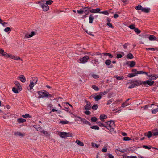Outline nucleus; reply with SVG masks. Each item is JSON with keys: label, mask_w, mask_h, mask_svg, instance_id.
I'll return each instance as SVG.
<instances>
[{"label": "nucleus", "mask_w": 158, "mask_h": 158, "mask_svg": "<svg viewBox=\"0 0 158 158\" xmlns=\"http://www.w3.org/2000/svg\"><path fill=\"white\" fill-rule=\"evenodd\" d=\"M60 123H61L63 124H68L69 123V121H68L67 120H65V121L62 120V121H61L60 122Z\"/></svg>", "instance_id": "nucleus-47"}, {"label": "nucleus", "mask_w": 158, "mask_h": 158, "mask_svg": "<svg viewBox=\"0 0 158 158\" xmlns=\"http://www.w3.org/2000/svg\"><path fill=\"white\" fill-rule=\"evenodd\" d=\"M77 12L79 14H82L84 12V11H83L82 9H80L78 10H77Z\"/></svg>", "instance_id": "nucleus-61"}, {"label": "nucleus", "mask_w": 158, "mask_h": 158, "mask_svg": "<svg viewBox=\"0 0 158 158\" xmlns=\"http://www.w3.org/2000/svg\"><path fill=\"white\" fill-rule=\"evenodd\" d=\"M105 123L106 126H108V128H114L115 127V125L113 121L111 120L109 121L105 122Z\"/></svg>", "instance_id": "nucleus-2"}, {"label": "nucleus", "mask_w": 158, "mask_h": 158, "mask_svg": "<svg viewBox=\"0 0 158 158\" xmlns=\"http://www.w3.org/2000/svg\"><path fill=\"white\" fill-rule=\"evenodd\" d=\"M133 83L131 85L128 87V88L129 89H131L134 88L135 86V83Z\"/></svg>", "instance_id": "nucleus-52"}, {"label": "nucleus", "mask_w": 158, "mask_h": 158, "mask_svg": "<svg viewBox=\"0 0 158 158\" xmlns=\"http://www.w3.org/2000/svg\"><path fill=\"white\" fill-rule=\"evenodd\" d=\"M14 134L16 136H18L22 137H23L25 135L24 134H22L20 132H17L15 133Z\"/></svg>", "instance_id": "nucleus-22"}, {"label": "nucleus", "mask_w": 158, "mask_h": 158, "mask_svg": "<svg viewBox=\"0 0 158 158\" xmlns=\"http://www.w3.org/2000/svg\"><path fill=\"white\" fill-rule=\"evenodd\" d=\"M136 75V74L135 73H130L127 76L131 78L135 76Z\"/></svg>", "instance_id": "nucleus-36"}, {"label": "nucleus", "mask_w": 158, "mask_h": 158, "mask_svg": "<svg viewBox=\"0 0 158 158\" xmlns=\"http://www.w3.org/2000/svg\"><path fill=\"white\" fill-rule=\"evenodd\" d=\"M97 123L98 125L100 127H104L108 129H109L108 128V126H106V124L105 123L104 124L101 123L100 122H98Z\"/></svg>", "instance_id": "nucleus-11"}, {"label": "nucleus", "mask_w": 158, "mask_h": 158, "mask_svg": "<svg viewBox=\"0 0 158 158\" xmlns=\"http://www.w3.org/2000/svg\"><path fill=\"white\" fill-rule=\"evenodd\" d=\"M81 122L85 124H88L89 126L91 125L90 123L86 120L85 118H82L81 119Z\"/></svg>", "instance_id": "nucleus-13"}, {"label": "nucleus", "mask_w": 158, "mask_h": 158, "mask_svg": "<svg viewBox=\"0 0 158 158\" xmlns=\"http://www.w3.org/2000/svg\"><path fill=\"white\" fill-rule=\"evenodd\" d=\"M91 120L92 122H96V121H97V119L96 117H92L91 118Z\"/></svg>", "instance_id": "nucleus-45"}, {"label": "nucleus", "mask_w": 158, "mask_h": 158, "mask_svg": "<svg viewBox=\"0 0 158 158\" xmlns=\"http://www.w3.org/2000/svg\"><path fill=\"white\" fill-rule=\"evenodd\" d=\"M90 128L92 129H94L95 130H98L99 129V127L97 126H91L90 127Z\"/></svg>", "instance_id": "nucleus-38"}, {"label": "nucleus", "mask_w": 158, "mask_h": 158, "mask_svg": "<svg viewBox=\"0 0 158 158\" xmlns=\"http://www.w3.org/2000/svg\"><path fill=\"white\" fill-rule=\"evenodd\" d=\"M89 58L88 56H85L83 57L82 58L79 59L81 63H86L88 60L89 59Z\"/></svg>", "instance_id": "nucleus-5"}, {"label": "nucleus", "mask_w": 158, "mask_h": 158, "mask_svg": "<svg viewBox=\"0 0 158 158\" xmlns=\"http://www.w3.org/2000/svg\"><path fill=\"white\" fill-rule=\"evenodd\" d=\"M100 118L101 121H103L105 118H107V116L104 114H101L100 115Z\"/></svg>", "instance_id": "nucleus-23"}, {"label": "nucleus", "mask_w": 158, "mask_h": 158, "mask_svg": "<svg viewBox=\"0 0 158 158\" xmlns=\"http://www.w3.org/2000/svg\"><path fill=\"white\" fill-rule=\"evenodd\" d=\"M123 158H137L135 156H128L125 155H123Z\"/></svg>", "instance_id": "nucleus-35"}, {"label": "nucleus", "mask_w": 158, "mask_h": 158, "mask_svg": "<svg viewBox=\"0 0 158 158\" xmlns=\"http://www.w3.org/2000/svg\"><path fill=\"white\" fill-rule=\"evenodd\" d=\"M102 98V96L100 95H97L94 97V99L96 101H98Z\"/></svg>", "instance_id": "nucleus-21"}, {"label": "nucleus", "mask_w": 158, "mask_h": 158, "mask_svg": "<svg viewBox=\"0 0 158 158\" xmlns=\"http://www.w3.org/2000/svg\"><path fill=\"white\" fill-rule=\"evenodd\" d=\"M129 105V104L127 103V102H125L123 103L122 105V106L123 107H125V106H127V105Z\"/></svg>", "instance_id": "nucleus-59"}, {"label": "nucleus", "mask_w": 158, "mask_h": 158, "mask_svg": "<svg viewBox=\"0 0 158 158\" xmlns=\"http://www.w3.org/2000/svg\"><path fill=\"white\" fill-rule=\"evenodd\" d=\"M19 89L17 88V87L16 88L15 87H13L12 88V91L15 93H19Z\"/></svg>", "instance_id": "nucleus-32"}, {"label": "nucleus", "mask_w": 158, "mask_h": 158, "mask_svg": "<svg viewBox=\"0 0 158 158\" xmlns=\"http://www.w3.org/2000/svg\"><path fill=\"white\" fill-rule=\"evenodd\" d=\"M111 61L110 60H107L105 61V64L107 65H110L111 64Z\"/></svg>", "instance_id": "nucleus-29"}, {"label": "nucleus", "mask_w": 158, "mask_h": 158, "mask_svg": "<svg viewBox=\"0 0 158 158\" xmlns=\"http://www.w3.org/2000/svg\"><path fill=\"white\" fill-rule=\"evenodd\" d=\"M0 54L4 56L5 57H7V53L5 52L3 49H0Z\"/></svg>", "instance_id": "nucleus-12"}, {"label": "nucleus", "mask_w": 158, "mask_h": 158, "mask_svg": "<svg viewBox=\"0 0 158 158\" xmlns=\"http://www.w3.org/2000/svg\"><path fill=\"white\" fill-rule=\"evenodd\" d=\"M151 146H148L146 145H143V148H144L146 149H149L151 148Z\"/></svg>", "instance_id": "nucleus-58"}, {"label": "nucleus", "mask_w": 158, "mask_h": 158, "mask_svg": "<svg viewBox=\"0 0 158 158\" xmlns=\"http://www.w3.org/2000/svg\"><path fill=\"white\" fill-rule=\"evenodd\" d=\"M18 78L19 79L20 81L22 82H24L26 81V78L23 75H20L18 77Z\"/></svg>", "instance_id": "nucleus-8"}, {"label": "nucleus", "mask_w": 158, "mask_h": 158, "mask_svg": "<svg viewBox=\"0 0 158 158\" xmlns=\"http://www.w3.org/2000/svg\"><path fill=\"white\" fill-rule=\"evenodd\" d=\"M109 158H114V156L112 155V154H107Z\"/></svg>", "instance_id": "nucleus-64"}, {"label": "nucleus", "mask_w": 158, "mask_h": 158, "mask_svg": "<svg viewBox=\"0 0 158 158\" xmlns=\"http://www.w3.org/2000/svg\"><path fill=\"white\" fill-rule=\"evenodd\" d=\"M92 76L94 79H97L99 78V76L94 74L92 75Z\"/></svg>", "instance_id": "nucleus-43"}, {"label": "nucleus", "mask_w": 158, "mask_h": 158, "mask_svg": "<svg viewBox=\"0 0 158 158\" xmlns=\"http://www.w3.org/2000/svg\"><path fill=\"white\" fill-rule=\"evenodd\" d=\"M114 128H109V129L110 130V133L111 134H114L116 133V131H114Z\"/></svg>", "instance_id": "nucleus-30"}, {"label": "nucleus", "mask_w": 158, "mask_h": 158, "mask_svg": "<svg viewBox=\"0 0 158 158\" xmlns=\"http://www.w3.org/2000/svg\"><path fill=\"white\" fill-rule=\"evenodd\" d=\"M98 106L97 104H94L92 107V108L94 110H95L98 108Z\"/></svg>", "instance_id": "nucleus-39"}, {"label": "nucleus", "mask_w": 158, "mask_h": 158, "mask_svg": "<svg viewBox=\"0 0 158 158\" xmlns=\"http://www.w3.org/2000/svg\"><path fill=\"white\" fill-rule=\"evenodd\" d=\"M128 27L131 29H134L135 27V25L134 24L131 25L129 26Z\"/></svg>", "instance_id": "nucleus-53"}, {"label": "nucleus", "mask_w": 158, "mask_h": 158, "mask_svg": "<svg viewBox=\"0 0 158 158\" xmlns=\"http://www.w3.org/2000/svg\"><path fill=\"white\" fill-rule=\"evenodd\" d=\"M14 59L16 60H21L22 61L23 60L22 59H21L20 57H17L16 56H14Z\"/></svg>", "instance_id": "nucleus-60"}, {"label": "nucleus", "mask_w": 158, "mask_h": 158, "mask_svg": "<svg viewBox=\"0 0 158 158\" xmlns=\"http://www.w3.org/2000/svg\"><path fill=\"white\" fill-rule=\"evenodd\" d=\"M87 104L84 107V109L85 110H90L91 108V104L90 102L86 101Z\"/></svg>", "instance_id": "nucleus-4"}, {"label": "nucleus", "mask_w": 158, "mask_h": 158, "mask_svg": "<svg viewBox=\"0 0 158 158\" xmlns=\"http://www.w3.org/2000/svg\"><path fill=\"white\" fill-rule=\"evenodd\" d=\"M89 23H93V20L94 19V18L92 14L90 15L89 18Z\"/></svg>", "instance_id": "nucleus-19"}, {"label": "nucleus", "mask_w": 158, "mask_h": 158, "mask_svg": "<svg viewBox=\"0 0 158 158\" xmlns=\"http://www.w3.org/2000/svg\"><path fill=\"white\" fill-rule=\"evenodd\" d=\"M82 10L83 11H84V12H87V13H86V15H88L89 14V11H90V8L88 7L84 8L82 9Z\"/></svg>", "instance_id": "nucleus-14"}, {"label": "nucleus", "mask_w": 158, "mask_h": 158, "mask_svg": "<svg viewBox=\"0 0 158 158\" xmlns=\"http://www.w3.org/2000/svg\"><path fill=\"white\" fill-rule=\"evenodd\" d=\"M143 83L145 86L148 87V86L146 85H148L149 86H152L154 83V81L152 80H146L144 81Z\"/></svg>", "instance_id": "nucleus-3"}, {"label": "nucleus", "mask_w": 158, "mask_h": 158, "mask_svg": "<svg viewBox=\"0 0 158 158\" xmlns=\"http://www.w3.org/2000/svg\"><path fill=\"white\" fill-rule=\"evenodd\" d=\"M149 40L151 41H154L156 40V37L153 35H150L149 36Z\"/></svg>", "instance_id": "nucleus-16"}, {"label": "nucleus", "mask_w": 158, "mask_h": 158, "mask_svg": "<svg viewBox=\"0 0 158 158\" xmlns=\"http://www.w3.org/2000/svg\"><path fill=\"white\" fill-rule=\"evenodd\" d=\"M156 75H151L150 76V77H151L152 79V80H156V78H157V77H156Z\"/></svg>", "instance_id": "nucleus-48"}, {"label": "nucleus", "mask_w": 158, "mask_h": 158, "mask_svg": "<svg viewBox=\"0 0 158 158\" xmlns=\"http://www.w3.org/2000/svg\"><path fill=\"white\" fill-rule=\"evenodd\" d=\"M135 62L134 61H130L129 66L131 67H132L135 66Z\"/></svg>", "instance_id": "nucleus-31"}, {"label": "nucleus", "mask_w": 158, "mask_h": 158, "mask_svg": "<svg viewBox=\"0 0 158 158\" xmlns=\"http://www.w3.org/2000/svg\"><path fill=\"white\" fill-rule=\"evenodd\" d=\"M35 33L34 31H32L31 32L30 34H29V36H30V37H31L34 35H35Z\"/></svg>", "instance_id": "nucleus-54"}, {"label": "nucleus", "mask_w": 158, "mask_h": 158, "mask_svg": "<svg viewBox=\"0 0 158 158\" xmlns=\"http://www.w3.org/2000/svg\"><path fill=\"white\" fill-rule=\"evenodd\" d=\"M107 24L108 26L111 28H113L114 27L113 26L112 24L110 23H107Z\"/></svg>", "instance_id": "nucleus-63"}, {"label": "nucleus", "mask_w": 158, "mask_h": 158, "mask_svg": "<svg viewBox=\"0 0 158 158\" xmlns=\"http://www.w3.org/2000/svg\"><path fill=\"white\" fill-rule=\"evenodd\" d=\"M66 133L65 132H60L59 135L60 137L62 138H65L66 137Z\"/></svg>", "instance_id": "nucleus-18"}, {"label": "nucleus", "mask_w": 158, "mask_h": 158, "mask_svg": "<svg viewBox=\"0 0 158 158\" xmlns=\"http://www.w3.org/2000/svg\"><path fill=\"white\" fill-rule=\"evenodd\" d=\"M31 81L36 84L37 83V78L36 77H33L32 78V80Z\"/></svg>", "instance_id": "nucleus-34"}, {"label": "nucleus", "mask_w": 158, "mask_h": 158, "mask_svg": "<svg viewBox=\"0 0 158 158\" xmlns=\"http://www.w3.org/2000/svg\"><path fill=\"white\" fill-rule=\"evenodd\" d=\"M142 8L143 7L140 5H139L138 6H136L135 8L136 10H141V11L142 10Z\"/></svg>", "instance_id": "nucleus-28"}, {"label": "nucleus", "mask_w": 158, "mask_h": 158, "mask_svg": "<svg viewBox=\"0 0 158 158\" xmlns=\"http://www.w3.org/2000/svg\"><path fill=\"white\" fill-rule=\"evenodd\" d=\"M153 136H158V130L157 129H156L155 131H153Z\"/></svg>", "instance_id": "nucleus-37"}, {"label": "nucleus", "mask_w": 158, "mask_h": 158, "mask_svg": "<svg viewBox=\"0 0 158 158\" xmlns=\"http://www.w3.org/2000/svg\"><path fill=\"white\" fill-rule=\"evenodd\" d=\"M135 73L136 75H137L138 74H145L146 75L147 74V72H143L142 71H138V72H137V73Z\"/></svg>", "instance_id": "nucleus-24"}, {"label": "nucleus", "mask_w": 158, "mask_h": 158, "mask_svg": "<svg viewBox=\"0 0 158 158\" xmlns=\"http://www.w3.org/2000/svg\"><path fill=\"white\" fill-rule=\"evenodd\" d=\"M100 9L99 8H96L95 9H92L90 10V12L92 13H99Z\"/></svg>", "instance_id": "nucleus-10"}, {"label": "nucleus", "mask_w": 158, "mask_h": 158, "mask_svg": "<svg viewBox=\"0 0 158 158\" xmlns=\"http://www.w3.org/2000/svg\"><path fill=\"white\" fill-rule=\"evenodd\" d=\"M44 92H43L41 91H39L38 93L39 94V98H43L44 97H51L52 95L49 94L48 92H46L45 91H44Z\"/></svg>", "instance_id": "nucleus-1"}, {"label": "nucleus", "mask_w": 158, "mask_h": 158, "mask_svg": "<svg viewBox=\"0 0 158 158\" xmlns=\"http://www.w3.org/2000/svg\"><path fill=\"white\" fill-rule=\"evenodd\" d=\"M150 10V9L149 8H145L143 7L142 11L148 13Z\"/></svg>", "instance_id": "nucleus-17"}, {"label": "nucleus", "mask_w": 158, "mask_h": 158, "mask_svg": "<svg viewBox=\"0 0 158 158\" xmlns=\"http://www.w3.org/2000/svg\"><path fill=\"white\" fill-rule=\"evenodd\" d=\"M17 121L19 123H21L25 122L26 120L23 118H18L17 119Z\"/></svg>", "instance_id": "nucleus-25"}, {"label": "nucleus", "mask_w": 158, "mask_h": 158, "mask_svg": "<svg viewBox=\"0 0 158 158\" xmlns=\"http://www.w3.org/2000/svg\"><path fill=\"white\" fill-rule=\"evenodd\" d=\"M116 152H121L122 153H124V152H125L126 151V149H123L121 150H119L118 149H117L116 150Z\"/></svg>", "instance_id": "nucleus-56"}, {"label": "nucleus", "mask_w": 158, "mask_h": 158, "mask_svg": "<svg viewBox=\"0 0 158 158\" xmlns=\"http://www.w3.org/2000/svg\"><path fill=\"white\" fill-rule=\"evenodd\" d=\"M22 117L25 118H31V116L29 115L28 114H26L25 115H23Z\"/></svg>", "instance_id": "nucleus-26"}, {"label": "nucleus", "mask_w": 158, "mask_h": 158, "mask_svg": "<svg viewBox=\"0 0 158 158\" xmlns=\"http://www.w3.org/2000/svg\"><path fill=\"white\" fill-rule=\"evenodd\" d=\"M4 31L6 32H10L11 31V29L9 27H7L4 29Z\"/></svg>", "instance_id": "nucleus-40"}, {"label": "nucleus", "mask_w": 158, "mask_h": 158, "mask_svg": "<svg viewBox=\"0 0 158 158\" xmlns=\"http://www.w3.org/2000/svg\"><path fill=\"white\" fill-rule=\"evenodd\" d=\"M135 32L137 34H139L141 32V31L138 28H135L134 30Z\"/></svg>", "instance_id": "nucleus-46"}, {"label": "nucleus", "mask_w": 158, "mask_h": 158, "mask_svg": "<svg viewBox=\"0 0 158 158\" xmlns=\"http://www.w3.org/2000/svg\"><path fill=\"white\" fill-rule=\"evenodd\" d=\"M75 142L77 144L80 145L81 146H82L84 145L83 143L77 139L76 140Z\"/></svg>", "instance_id": "nucleus-27"}, {"label": "nucleus", "mask_w": 158, "mask_h": 158, "mask_svg": "<svg viewBox=\"0 0 158 158\" xmlns=\"http://www.w3.org/2000/svg\"><path fill=\"white\" fill-rule=\"evenodd\" d=\"M53 2V1L52 0H48L46 2V4L47 5H51L52 3Z\"/></svg>", "instance_id": "nucleus-51"}, {"label": "nucleus", "mask_w": 158, "mask_h": 158, "mask_svg": "<svg viewBox=\"0 0 158 158\" xmlns=\"http://www.w3.org/2000/svg\"><path fill=\"white\" fill-rule=\"evenodd\" d=\"M40 126L39 125H33V127L34 128H35L37 130V131L38 130V129L40 127Z\"/></svg>", "instance_id": "nucleus-57"}, {"label": "nucleus", "mask_w": 158, "mask_h": 158, "mask_svg": "<svg viewBox=\"0 0 158 158\" xmlns=\"http://www.w3.org/2000/svg\"><path fill=\"white\" fill-rule=\"evenodd\" d=\"M92 88L96 91H98L99 90V88L95 85H93L92 86Z\"/></svg>", "instance_id": "nucleus-41"}, {"label": "nucleus", "mask_w": 158, "mask_h": 158, "mask_svg": "<svg viewBox=\"0 0 158 158\" xmlns=\"http://www.w3.org/2000/svg\"><path fill=\"white\" fill-rule=\"evenodd\" d=\"M127 58L130 59H132L134 57L133 55L131 53H129L128 54H127Z\"/></svg>", "instance_id": "nucleus-33"}, {"label": "nucleus", "mask_w": 158, "mask_h": 158, "mask_svg": "<svg viewBox=\"0 0 158 158\" xmlns=\"http://www.w3.org/2000/svg\"><path fill=\"white\" fill-rule=\"evenodd\" d=\"M103 54L104 55L108 56L110 58H112L113 57V56L109 53H103Z\"/></svg>", "instance_id": "nucleus-50"}, {"label": "nucleus", "mask_w": 158, "mask_h": 158, "mask_svg": "<svg viewBox=\"0 0 158 158\" xmlns=\"http://www.w3.org/2000/svg\"><path fill=\"white\" fill-rule=\"evenodd\" d=\"M129 45V44L128 43H125L123 45L124 48V49H126L127 48V46Z\"/></svg>", "instance_id": "nucleus-62"}, {"label": "nucleus", "mask_w": 158, "mask_h": 158, "mask_svg": "<svg viewBox=\"0 0 158 158\" xmlns=\"http://www.w3.org/2000/svg\"><path fill=\"white\" fill-rule=\"evenodd\" d=\"M14 83L17 86V88H18L19 89H20L21 88V87L19 82L15 81H14Z\"/></svg>", "instance_id": "nucleus-15"}, {"label": "nucleus", "mask_w": 158, "mask_h": 158, "mask_svg": "<svg viewBox=\"0 0 158 158\" xmlns=\"http://www.w3.org/2000/svg\"><path fill=\"white\" fill-rule=\"evenodd\" d=\"M75 121L81 120V119H82L81 118L78 116H75Z\"/></svg>", "instance_id": "nucleus-49"}, {"label": "nucleus", "mask_w": 158, "mask_h": 158, "mask_svg": "<svg viewBox=\"0 0 158 158\" xmlns=\"http://www.w3.org/2000/svg\"><path fill=\"white\" fill-rule=\"evenodd\" d=\"M42 133L44 134L46 136H49V134H48V132L47 131H45L44 130Z\"/></svg>", "instance_id": "nucleus-42"}, {"label": "nucleus", "mask_w": 158, "mask_h": 158, "mask_svg": "<svg viewBox=\"0 0 158 158\" xmlns=\"http://www.w3.org/2000/svg\"><path fill=\"white\" fill-rule=\"evenodd\" d=\"M134 82L136 83H135L136 85V86H138L140 85H142V84H143V82L140 80H134L133 81H131V83H134Z\"/></svg>", "instance_id": "nucleus-6"}, {"label": "nucleus", "mask_w": 158, "mask_h": 158, "mask_svg": "<svg viewBox=\"0 0 158 158\" xmlns=\"http://www.w3.org/2000/svg\"><path fill=\"white\" fill-rule=\"evenodd\" d=\"M144 135L145 136H146L148 138H149L152 136H153V131L152 132L151 131H149L147 134L146 133H145Z\"/></svg>", "instance_id": "nucleus-9"}, {"label": "nucleus", "mask_w": 158, "mask_h": 158, "mask_svg": "<svg viewBox=\"0 0 158 158\" xmlns=\"http://www.w3.org/2000/svg\"><path fill=\"white\" fill-rule=\"evenodd\" d=\"M114 77L118 80H121L124 79V77L122 76H114Z\"/></svg>", "instance_id": "nucleus-44"}, {"label": "nucleus", "mask_w": 158, "mask_h": 158, "mask_svg": "<svg viewBox=\"0 0 158 158\" xmlns=\"http://www.w3.org/2000/svg\"><path fill=\"white\" fill-rule=\"evenodd\" d=\"M41 7L44 11H48L49 8V6L48 5L44 4H42L41 5Z\"/></svg>", "instance_id": "nucleus-7"}, {"label": "nucleus", "mask_w": 158, "mask_h": 158, "mask_svg": "<svg viewBox=\"0 0 158 158\" xmlns=\"http://www.w3.org/2000/svg\"><path fill=\"white\" fill-rule=\"evenodd\" d=\"M99 13L103 14L105 15H108L109 14V13L107 11H103L100 12Z\"/></svg>", "instance_id": "nucleus-55"}, {"label": "nucleus", "mask_w": 158, "mask_h": 158, "mask_svg": "<svg viewBox=\"0 0 158 158\" xmlns=\"http://www.w3.org/2000/svg\"><path fill=\"white\" fill-rule=\"evenodd\" d=\"M36 84L35 83H34L33 82L31 81L30 84L29 85V86L30 87V90H31L33 87V86L35 85Z\"/></svg>", "instance_id": "nucleus-20"}]
</instances>
